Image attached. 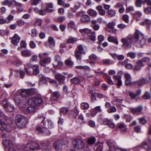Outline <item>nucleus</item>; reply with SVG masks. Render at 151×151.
<instances>
[{
    "instance_id": "1",
    "label": "nucleus",
    "mask_w": 151,
    "mask_h": 151,
    "mask_svg": "<svg viewBox=\"0 0 151 151\" xmlns=\"http://www.w3.org/2000/svg\"><path fill=\"white\" fill-rule=\"evenodd\" d=\"M16 123L19 127H24L27 124V120L25 117L21 115H17L15 117Z\"/></svg>"
},
{
    "instance_id": "2",
    "label": "nucleus",
    "mask_w": 151,
    "mask_h": 151,
    "mask_svg": "<svg viewBox=\"0 0 151 151\" xmlns=\"http://www.w3.org/2000/svg\"><path fill=\"white\" fill-rule=\"evenodd\" d=\"M42 101V99L39 97H31L29 99L28 103L30 106H35L36 107L40 105Z\"/></svg>"
},
{
    "instance_id": "3",
    "label": "nucleus",
    "mask_w": 151,
    "mask_h": 151,
    "mask_svg": "<svg viewBox=\"0 0 151 151\" xmlns=\"http://www.w3.org/2000/svg\"><path fill=\"white\" fill-rule=\"evenodd\" d=\"M17 94H19L20 96L26 97L32 95L34 93L33 90L31 89H21L18 90L17 92Z\"/></svg>"
},
{
    "instance_id": "4",
    "label": "nucleus",
    "mask_w": 151,
    "mask_h": 151,
    "mask_svg": "<svg viewBox=\"0 0 151 151\" xmlns=\"http://www.w3.org/2000/svg\"><path fill=\"white\" fill-rule=\"evenodd\" d=\"M73 144L74 146L76 148L79 150L83 149L85 151H86V146L83 140H76L73 141Z\"/></svg>"
},
{
    "instance_id": "5",
    "label": "nucleus",
    "mask_w": 151,
    "mask_h": 151,
    "mask_svg": "<svg viewBox=\"0 0 151 151\" xmlns=\"http://www.w3.org/2000/svg\"><path fill=\"white\" fill-rule=\"evenodd\" d=\"M13 122L12 119L8 118H4L2 120L0 119V129L2 130H6L7 125L6 124V122L9 124L12 123Z\"/></svg>"
},
{
    "instance_id": "6",
    "label": "nucleus",
    "mask_w": 151,
    "mask_h": 151,
    "mask_svg": "<svg viewBox=\"0 0 151 151\" xmlns=\"http://www.w3.org/2000/svg\"><path fill=\"white\" fill-rule=\"evenodd\" d=\"M20 96L19 94H17L16 93L14 100L15 103L18 105L20 108H24L26 106V103L25 100L21 99Z\"/></svg>"
},
{
    "instance_id": "7",
    "label": "nucleus",
    "mask_w": 151,
    "mask_h": 151,
    "mask_svg": "<svg viewBox=\"0 0 151 151\" xmlns=\"http://www.w3.org/2000/svg\"><path fill=\"white\" fill-rule=\"evenodd\" d=\"M39 149L38 145L36 143L27 144L24 145V148L25 151H34L35 149Z\"/></svg>"
},
{
    "instance_id": "8",
    "label": "nucleus",
    "mask_w": 151,
    "mask_h": 151,
    "mask_svg": "<svg viewBox=\"0 0 151 151\" xmlns=\"http://www.w3.org/2000/svg\"><path fill=\"white\" fill-rule=\"evenodd\" d=\"M124 77L125 79V84L126 86H132L136 84V81L132 82V81L131 76L129 73L125 74Z\"/></svg>"
},
{
    "instance_id": "9",
    "label": "nucleus",
    "mask_w": 151,
    "mask_h": 151,
    "mask_svg": "<svg viewBox=\"0 0 151 151\" xmlns=\"http://www.w3.org/2000/svg\"><path fill=\"white\" fill-rule=\"evenodd\" d=\"M134 39V38H124L122 39L121 42L126 48L129 49L131 47V43Z\"/></svg>"
},
{
    "instance_id": "10",
    "label": "nucleus",
    "mask_w": 151,
    "mask_h": 151,
    "mask_svg": "<svg viewBox=\"0 0 151 151\" xmlns=\"http://www.w3.org/2000/svg\"><path fill=\"white\" fill-rule=\"evenodd\" d=\"M4 107L5 108L6 111L11 112L14 110V106L10 103L8 102L6 100H4L3 102Z\"/></svg>"
},
{
    "instance_id": "11",
    "label": "nucleus",
    "mask_w": 151,
    "mask_h": 151,
    "mask_svg": "<svg viewBox=\"0 0 151 151\" xmlns=\"http://www.w3.org/2000/svg\"><path fill=\"white\" fill-rule=\"evenodd\" d=\"M55 62L53 63V67L56 68L58 65L61 66L63 63L61 61L60 57L58 55H56L55 58Z\"/></svg>"
},
{
    "instance_id": "12",
    "label": "nucleus",
    "mask_w": 151,
    "mask_h": 151,
    "mask_svg": "<svg viewBox=\"0 0 151 151\" xmlns=\"http://www.w3.org/2000/svg\"><path fill=\"white\" fill-rule=\"evenodd\" d=\"M64 143L63 140H59L55 142L53 144L55 149L56 150H60L64 145Z\"/></svg>"
},
{
    "instance_id": "13",
    "label": "nucleus",
    "mask_w": 151,
    "mask_h": 151,
    "mask_svg": "<svg viewBox=\"0 0 151 151\" xmlns=\"http://www.w3.org/2000/svg\"><path fill=\"white\" fill-rule=\"evenodd\" d=\"M143 109L142 106H140L135 108H131L130 109V111L133 114L138 115L142 110Z\"/></svg>"
},
{
    "instance_id": "14",
    "label": "nucleus",
    "mask_w": 151,
    "mask_h": 151,
    "mask_svg": "<svg viewBox=\"0 0 151 151\" xmlns=\"http://www.w3.org/2000/svg\"><path fill=\"white\" fill-rule=\"evenodd\" d=\"M24 108H22V110H24V111L25 114H29L32 112H34L36 111V107L35 106H30V107L25 109Z\"/></svg>"
},
{
    "instance_id": "15",
    "label": "nucleus",
    "mask_w": 151,
    "mask_h": 151,
    "mask_svg": "<svg viewBox=\"0 0 151 151\" xmlns=\"http://www.w3.org/2000/svg\"><path fill=\"white\" fill-rule=\"evenodd\" d=\"M103 123L104 125H108L109 127L113 128L115 126V124L112 122V120L107 119H104L103 120Z\"/></svg>"
},
{
    "instance_id": "16",
    "label": "nucleus",
    "mask_w": 151,
    "mask_h": 151,
    "mask_svg": "<svg viewBox=\"0 0 151 151\" xmlns=\"http://www.w3.org/2000/svg\"><path fill=\"white\" fill-rule=\"evenodd\" d=\"M20 39V37L18 35L15 34L12 38V43L14 45H17L19 43Z\"/></svg>"
},
{
    "instance_id": "17",
    "label": "nucleus",
    "mask_w": 151,
    "mask_h": 151,
    "mask_svg": "<svg viewBox=\"0 0 151 151\" xmlns=\"http://www.w3.org/2000/svg\"><path fill=\"white\" fill-rule=\"evenodd\" d=\"M145 65L140 60H139L136 62V64L133 69L134 70L136 71L139 70H141V67L144 66Z\"/></svg>"
},
{
    "instance_id": "18",
    "label": "nucleus",
    "mask_w": 151,
    "mask_h": 151,
    "mask_svg": "<svg viewBox=\"0 0 151 151\" xmlns=\"http://www.w3.org/2000/svg\"><path fill=\"white\" fill-rule=\"evenodd\" d=\"M55 77L60 84H63L64 82L65 77L59 73H57L55 74Z\"/></svg>"
},
{
    "instance_id": "19",
    "label": "nucleus",
    "mask_w": 151,
    "mask_h": 151,
    "mask_svg": "<svg viewBox=\"0 0 151 151\" xmlns=\"http://www.w3.org/2000/svg\"><path fill=\"white\" fill-rule=\"evenodd\" d=\"M150 143L147 144L145 142H143L142 145V148H145L147 150V151H149L151 150V140H149Z\"/></svg>"
},
{
    "instance_id": "20",
    "label": "nucleus",
    "mask_w": 151,
    "mask_h": 151,
    "mask_svg": "<svg viewBox=\"0 0 151 151\" xmlns=\"http://www.w3.org/2000/svg\"><path fill=\"white\" fill-rule=\"evenodd\" d=\"M37 130L40 133H44L47 135H49L50 134V132L49 130L47 128H44L42 130V128L39 127H37L36 128Z\"/></svg>"
},
{
    "instance_id": "21",
    "label": "nucleus",
    "mask_w": 151,
    "mask_h": 151,
    "mask_svg": "<svg viewBox=\"0 0 151 151\" xmlns=\"http://www.w3.org/2000/svg\"><path fill=\"white\" fill-rule=\"evenodd\" d=\"M59 96L60 94L58 91L55 92L52 95L50 100L52 101H56L59 98Z\"/></svg>"
},
{
    "instance_id": "22",
    "label": "nucleus",
    "mask_w": 151,
    "mask_h": 151,
    "mask_svg": "<svg viewBox=\"0 0 151 151\" xmlns=\"http://www.w3.org/2000/svg\"><path fill=\"white\" fill-rule=\"evenodd\" d=\"M51 61V58L50 57H48L43 60H40V65L42 66L45 67L46 64L47 63H50Z\"/></svg>"
},
{
    "instance_id": "23",
    "label": "nucleus",
    "mask_w": 151,
    "mask_h": 151,
    "mask_svg": "<svg viewBox=\"0 0 151 151\" xmlns=\"http://www.w3.org/2000/svg\"><path fill=\"white\" fill-rule=\"evenodd\" d=\"M114 80L117 82V85L118 86H121L122 84V81L121 80V77L120 76L114 75L113 76Z\"/></svg>"
},
{
    "instance_id": "24",
    "label": "nucleus",
    "mask_w": 151,
    "mask_h": 151,
    "mask_svg": "<svg viewBox=\"0 0 151 151\" xmlns=\"http://www.w3.org/2000/svg\"><path fill=\"white\" fill-rule=\"evenodd\" d=\"M90 17L87 15H83L81 19V23H86L90 21Z\"/></svg>"
},
{
    "instance_id": "25",
    "label": "nucleus",
    "mask_w": 151,
    "mask_h": 151,
    "mask_svg": "<svg viewBox=\"0 0 151 151\" xmlns=\"http://www.w3.org/2000/svg\"><path fill=\"white\" fill-rule=\"evenodd\" d=\"M136 82H137V84L139 87L142 86L148 82V81L146 79L143 78H140Z\"/></svg>"
},
{
    "instance_id": "26",
    "label": "nucleus",
    "mask_w": 151,
    "mask_h": 151,
    "mask_svg": "<svg viewBox=\"0 0 151 151\" xmlns=\"http://www.w3.org/2000/svg\"><path fill=\"white\" fill-rule=\"evenodd\" d=\"M107 143L109 146V150L110 151H112L111 148H114L116 146V144L115 142L113 140H109L107 142Z\"/></svg>"
},
{
    "instance_id": "27",
    "label": "nucleus",
    "mask_w": 151,
    "mask_h": 151,
    "mask_svg": "<svg viewBox=\"0 0 151 151\" xmlns=\"http://www.w3.org/2000/svg\"><path fill=\"white\" fill-rule=\"evenodd\" d=\"M53 7V5L52 3H48L47 4L46 7V10L48 12L50 13L54 11V9H51Z\"/></svg>"
},
{
    "instance_id": "28",
    "label": "nucleus",
    "mask_w": 151,
    "mask_h": 151,
    "mask_svg": "<svg viewBox=\"0 0 151 151\" xmlns=\"http://www.w3.org/2000/svg\"><path fill=\"white\" fill-rule=\"evenodd\" d=\"M32 68L33 70V75H35L39 73V70L38 65H34L32 66Z\"/></svg>"
},
{
    "instance_id": "29",
    "label": "nucleus",
    "mask_w": 151,
    "mask_h": 151,
    "mask_svg": "<svg viewBox=\"0 0 151 151\" xmlns=\"http://www.w3.org/2000/svg\"><path fill=\"white\" fill-rule=\"evenodd\" d=\"M108 40L109 42H111L118 45V42L117 41V38L113 36H109L108 37Z\"/></svg>"
},
{
    "instance_id": "30",
    "label": "nucleus",
    "mask_w": 151,
    "mask_h": 151,
    "mask_svg": "<svg viewBox=\"0 0 151 151\" xmlns=\"http://www.w3.org/2000/svg\"><path fill=\"white\" fill-rule=\"evenodd\" d=\"M79 31L82 35H86L88 33H90L91 32V30L87 28L80 29Z\"/></svg>"
},
{
    "instance_id": "31",
    "label": "nucleus",
    "mask_w": 151,
    "mask_h": 151,
    "mask_svg": "<svg viewBox=\"0 0 151 151\" xmlns=\"http://www.w3.org/2000/svg\"><path fill=\"white\" fill-rule=\"evenodd\" d=\"M83 53L78 52L77 51H75V56L78 61L79 62H81V60L82 57L81 54Z\"/></svg>"
},
{
    "instance_id": "32",
    "label": "nucleus",
    "mask_w": 151,
    "mask_h": 151,
    "mask_svg": "<svg viewBox=\"0 0 151 151\" xmlns=\"http://www.w3.org/2000/svg\"><path fill=\"white\" fill-rule=\"evenodd\" d=\"M108 14L109 17L111 18L115 16L116 12L115 10L110 9L108 11Z\"/></svg>"
},
{
    "instance_id": "33",
    "label": "nucleus",
    "mask_w": 151,
    "mask_h": 151,
    "mask_svg": "<svg viewBox=\"0 0 151 151\" xmlns=\"http://www.w3.org/2000/svg\"><path fill=\"white\" fill-rule=\"evenodd\" d=\"M4 145L5 147H11L12 145V142L10 140L8 139H5L3 141Z\"/></svg>"
},
{
    "instance_id": "34",
    "label": "nucleus",
    "mask_w": 151,
    "mask_h": 151,
    "mask_svg": "<svg viewBox=\"0 0 151 151\" xmlns=\"http://www.w3.org/2000/svg\"><path fill=\"white\" fill-rule=\"evenodd\" d=\"M70 82L72 83L77 84L80 83V79L76 77H75L71 78L70 80Z\"/></svg>"
},
{
    "instance_id": "35",
    "label": "nucleus",
    "mask_w": 151,
    "mask_h": 151,
    "mask_svg": "<svg viewBox=\"0 0 151 151\" xmlns=\"http://www.w3.org/2000/svg\"><path fill=\"white\" fill-rule=\"evenodd\" d=\"M136 6L137 7H140L141 6V3H145L147 0H136Z\"/></svg>"
},
{
    "instance_id": "36",
    "label": "nucleus",
    "mask_w": 151,
    "mask_h": 151,
    "mask_svg": "<svg viewBox=\"0 0 151 151\" xmlns=\"http://www.w3.org/2000/svg\"><path fill=\"white\" fill-rule=\"evenodd\" d=\"M151 95L148 91L146 92L142 96L143 98L144 99H149L151 98Z\"/></svg>"
},
{
    "instance_id": "37",
    "label": "nucleus",
    "mask_w": 151,
    "mask_h": 151,
    "mask_svg": "<svg viewBox=\"0 0 151 151\" xmlns=\"http://www.w3.org/2000/svg\"><path fill=\"white\" fill-rule=\"evenodd\" d=\"M83 48L81 45H79L77 46L75 51L81 52L82 53H84Z\"/></svg>"
},
{
    "instance_id": "38",
    "label": "nucleus",
    "mask_w": 151,
    "mask_h": 151,
    "mask_svg": "<svg viewBox=\"0 0 151 151\" xmlns=\"http://www.w3.org/2000/svg\"><path fill=\"white\" fill-rule=\"evenodd\" d=\"M96 146L97 147H98V149H96V151H97L98 150H100L101 151H102V147H103V145L101 143H99L97 142L96 145H95V146Z\"/></svg>"
},
{
    "instance_id": "39",
    "label": "nucleus",
    "mask_w": 151,
    "mask_h": 151,
    "mask_svg": "<svg viewBox=\"0 0 151 151\" xmlns=\"http://www.w3.org/2000/svg\"><path fill=\"white\" fill-rule=\"evenodd\" d=\"M112 57L114 58H116L119 60H122L124 58V56L122 55H117L115 54H114L113 55Z\"/></svg>"
},
{
    "instance_id": "40",
    "label": "nucleus",
    "mask_w": 151,
    "mask_h": 151,
    "mask_svg": "<svg viewBox=\"0 0 151 151\" xmlns=\"http://www.w3.org/2000/svg\"><path fill=\"white\" fill-rule=\"evenodd\" d=\"M89 105L86 103H82L81 104V108L82 109H87L88 108Z\"/></svg>"
},
{
    "instance_id": "41",
    "label": "nucleus",
    "mask_w": 151,
    "mask_h": 151,
    "mask_svg": "<svg viewBox=\"0 0 151 151\" xmlns=\"http://www.w3.org/2000/svg\"><path fill=\"white\" fill-rule=\"evenodd\" d=\"M129 17L127 14L123 15L122 17V19L125 22L128 23L129 21Z\"/></svg>"
},
{
    "instance_id": "42",
    "label": "nucleus",
    "mask_w": 151,
    "mask_h": 151,
    "mask_svg": "<svg viewBox=\"0 0 151 151\" xmlns=\"http://www.w3.org/2000/svg\"><path fill=\"white\" fill-rule=\"evenodd\" d=\"M65 64L68 66L71 67L73 64V63L71 61L69 60H66L65 61Z\"/></svg>"
},
{
    "instance_id": "43",
    "label": "nucleus",
    "mask_w": 151,
    "mask_h": 151,
    "mask_svg": "<svg viewBox=\"0 0 151 151\" xmlns=\"http://www.w3.org/2000/svg\"><path fill=\"white\" fill-rule=\"evenodd\" d=\"M115 25V23L114 22H110L107 25L108 29L114 28V27Z\"/></svg>"
},
{
    "instance_id": "44",
    "label": "nucleus",
    "mask_w": 151,
    "mask_h": 151,
    "mask_svg": "<svg viewBox=\"0 0 151 151\" xmlns=\"http://www.w3.org/2000/svg\"><path fill=\"white\" fill-rule=\"evenodd\" d=\"M141 15V12H140L138 11L136 12L133 14V17L134 18H136L137 17H140Z\"/></svg>"
},
{
    "instance_id": "45",
    "label": "nucleus",
    "mask_w": 151,
    "mask_h": 151,
    "mask_svg": "<svg viewBox=\"0 0 151 151\" xmlns=\"http://www.w3.org/2000/svg\"><path fill=\"white\" fill-rule=\"evenodd\" d=\"M76 68L77 69H84L87 70L89 69V68L87 66H76Z\"/></svg>"
},
{
    "instance_id": "46",
    "label": "nucleus",
    "mask_w": 151,
    "mask_h": 151,
    "mask_svg": "<svg viewBox=\"0 0 151 151\" xmlns=\"http://www.w3.org/2000/svg\"><path fill=\"white\" fill-rule=\"evenodd\" d=\"M46 9L42 8L39 12V14L40 15H45L46 13Z\"/></svg>"
},
{
    "instance_id": "47",
    "label": "nucleus",
    "mask_w": 151,
    "mask_h": 151,
    "mask_svg": "<svg viewBox=\"0 0 151 151\" xmlns=\"http://www.w3.org/2000/svg\"><path fill=\"white\" fill-rule=\"evenodd\" d=\"M140 60L142 61V63L143 62L149 63L150 61V59L149 58L146 57L142 58L141 60Z\"/></svg>"
},
{
    "instance_id": "48",
    "label": "nucleus",
    "mask_w": 151,
    "mask_h": 151,
    "mask_svg": "<svg viewBox=\"0 0 151 151\" xmlns=\"http://www.w3.org/2000/svg\"><path fill=\"white\" fill-rule=\"evenodd\" d=\"M90 35L88 36L89 39L91 41H93L94 40V33L93 32L90 33Z\"/></svg>"
},
{
    "instance_id": "49",
    "label": "nucleus",
    "mask_w": 151,
    "mask_h": 151,
    "mask_svg": "<svg viewBox=\"0 0 151 151\" xmlns=\"http://www.w3.org/2000/svg\"><path fill=\"white\" fill-rule=\"evenodd\" d=\"M107 79V83L109 84L112 85L113 84V82L111 79V78L110 76L109 75H107L106 76Z\"/></svg>"
},
{
    "instance_id": "50",
    "label": "nucleus",
    "mask_w": 151,
    "mask_h": 151,
    "mask_svg": "<svg viewBox=\"0 0 151 151\" xmlns=\"http://www.w3.org/2000/svg\"><path fill=\"white\" fill-rule=\"evenodd\" d=\"M94 59V56L93 55H90L89 57V60L90 63L92 65H94L93 61Z\"/></svg>"
},
{
    "instance_id": "51",
    "label": "nucleus",
    "mask_w": 151,
    "mask_h": 151,
    "mask_svg": "<svg viewBox=\"0 0 151 151\" xmlns=\"http://www.w3.org/2000/svg\"><path fill=\"white\" fill-rule=\"evenodd\" d=\"M88 13L91 17H94V10L90 9L88 11Z\"/></svg>"
},
{
    "instance_id": "52",
    "label": "nucleus",
    "mask_w": 151,
    "mask_h": 151,
    "mask_svg": "<svg viewBox=\"0 0 151 151\" xmlns=\"http://www.w3.org/2000/svg\"><path fill=\"white\" fill-rule=\"evenodd\" d=\"M68 109L67 108L62 107L60 109V113L65 114L68 111Z\"/></svg>"
},
{
    "instance_id": "53",
    "label": "nucleus",
    "mask_w": 151,
    "mask_h": 151,
    "mask_svg": "<svg viewBox=\"0 0 151 151\" xmlns=\"http://www.w3.org/2000/svg\"><path fill=\"white\" fill-rule=\"evenodd\" d=\"M129 95L132 99H134L137 97L136 93L131 91L129 92Z\"/></svg>"
},
{
    "instance_id": "54",
    "label": "nucleus",
    "mask_w": 151,
    "mask_h": 151,
    "mask_svg": "<svg viewBox=\"0 0 151 151\" xmlns=\"http://www.w3.org/2000/svg\"><path fill=\"white\" fill-rule=\"evenodd\" d=\"M48 41L49 44L52 45L54 46L55 45V42L53 38L51 37H49L48 39Z\"/></svg>"
},
{
    "instance_id": "55",
    "label": "nucleus",
    "mask_w": 151,
    "mask_h": 151,
    "mask_svg": "<svg viewBox=\"0 0 151 151\" xmlns=\"http://www.w3.org/2000/svg\"><path fill=\"white\" fill-rule=\"evenodd\" d=\"M144 12L147 14H149L151 13V8L149 7L145 8L144 9Z\"/></svg>"
},
{
    "instance_id": "56",
    "label": "nucleus",
    "mask_w": 151,
    "mask_h": 151,
    "mask_svg": "<svg viewBox=\"0 0 151 151\" xmlns=\"http://www.w3.org/2000/svg\"><path fill=\"white\" fill-rule=\"evenodd\" d=\"M75 26L74 22L73 21H70L68 25V27L71 28H73Z\"/></svg>"
},
{
    "instance_id": "57",
    "label": "nucleus",
    "mask_w": 151,
    "mask_h": 151,
    "mask_svg": "<svg viewBox=\"0 0 151 151\" xmlns=\"http://www.w3.org/2000/svg\"><path fill=\"white\" fill-rule=\"evenodd\" d=\"M127 56L131 58H134L135 57L136 55L135 53L134 52H129L127 54Z\"/></svg>"
},
{
    "instance_id": "58",
    "label": "nucleus",
    "mask_w": 151,
    "mask_h": 151,
    "mask_svg": "<svg viewBox=\"0 0 151 151\" xmlns=\"http://www.w3.org/2000/svg\"><path fill=\"white\" fill-rule=\"evenodd\" d=\"M94 142V138L93 137L89 139L87 141V142L89 144H93Z\"/></svg>"
},
{
    "instance_id": "59",
    "label": "nucleus",
    "mask_w": 151,
    "mask_h": 151,
    "mask_svg": "<svg viewBox=\"0 0 151 151\" xmlns=\"http://www.w3.org/2000/svg\"><path fill=\"white\" fill-rule=\"evenodd\" d=\"M48 56V54L46 53H44L42 54H40L38 55L39 58L42 59L44 58L45 57Z\"/></svg>"
},
{
    "instance_id": "60",
    "label": "nucleus",
    "mask_w": 151,
    "mask_h": 151,
    "mask_svg": "<svg viewBox=\"0 0 151 151\" xmlns=\"http://www.w3.org/2000/svg\"><path fill=\"white\" fill-rule=\"evenodd\" d=\"M22 54L24 56H30L29 52L27 50H23L21 52Z\"/></svg>"
},
{
    "instance_id": "61",
    "label": "nucleus",
    "mask_w": 151,
    "mask_h": 151,
    "mask_svg": "<svg viewBox=\"0 0 151 151\" xmlns=\"http://www.w3.org/2000/svg\"><path fill=\"white\" fill-rule=\"evenodd\" d=\"M93 91V90H90L89 91L90 93L91 94V101L93 102H94V97Z\"/></svg>"
},
{
    "instance_id": "62",
    "label": "nucleus",
    "mask_w": 151,
    "mask_h": 151,
    "mask_svg": "<svg viewBox=\"0 0 151 151\" xmlns=\"http://www.w3.org/2000/svg\"><path fill=\"white\" fill-rule=\"evenodd\" d=\"M128 62V60H126L123 61L119 62V64L120 65H124L125 67Z\"/></svg>"
},
{
    "instance_id": "63",
    "label": "nucleus",
    "mask_w": 151,
    "mask_h": 151,
    "mask_svg": "<svg viewBox=\"0 0 151 151\" xmlns=\"http://www.w3.org/2000/svg\"><path fill=\"white\" fill-rule=\"evenodd\" d=\"M76 39L75 38H70L67 40L68 43H73L76 41Z\"/></svg>"
},
{
    "instance_id": "64",
    "label": "nucleus",
    "mask_w": 151,
    "mask_h": 151,
    "mask_svg": "<svg viewBox=\"0 0 151 151\" xmlns=\"http://www.w3.org/2000/svg\"><path fill=\"white\" fill-rule=\"evenodd\" d=\"M134 10V8L133 6H129L126 9V11L127 12H129L130 11H133Z\"/></svg>"
}]
</instances>
